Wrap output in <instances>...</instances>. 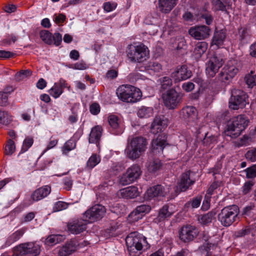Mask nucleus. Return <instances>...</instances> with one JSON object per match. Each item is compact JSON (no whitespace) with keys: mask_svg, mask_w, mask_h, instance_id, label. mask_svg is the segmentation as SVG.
<instances>
[{"mask_svg":"<svg viewBox=\"0 0 256 256\" xmlns=\"http://www.w3.org/2000/svg\"><path fill=\"white\" fill-rule=\"evenodd\" d=\"M126 242L130 256H139L150 247L146 238L138 232L129 234L126 238Z\"/></svg>","mask_w":256,"mask_h":256,"instance_id":"nucleus-1","label":"nucleus"},{"mask_svg":"<svg viewBox=\"0 0 256 256\" xmlns=\"http://www.w3.org/2000/svg\"><path fill=\"white\" fill-rule=\"evenodd\" d=\"M248 118L244 114L231 118L226 124L224 133L232 138H238L248 126Z\"/></svg>","mask_w":256,"mask_h":256,"instance_id":"nucleus-2","label":"nucleus"},{"mask_svg":"<svg viewBox=\"0 0 256 256\" xmlns=\"http://www.w3.org/2000/svg\"><path fill=\"white\" fill-rule=\"evenodd\" d=\"M118 98L126 102L135 103L139 101L142 96L140 90L132 85L122 84L116 90Z\"/></svg>","mask_w":256,"mask_h":256,"instance_id":"nucleus-3","label":"nucleus"},{"mask_svg":"<svg viewBox=\"0 0 256 256\" xmlns=\"http://www.w3.org/2000/svg\"><path fill=\"white\" fill-rule=\"evenodd\" d=\"M146 138L142 136L132 138L128 143L125 152L128 158L134 160L138 158L146 148Z\"/></svg>","mask_w":256,"mask_h":256,"instance_id":"nucleus-4","label":"nucleus"},{"mask_svg":"<svg viewBox=\"0 0 256 256\" xmlns=\"http://www.w3.org/2000/svg\"><path fill=\"white\" fill-rule=\"evenodd\" d=\"M240 70V64L235 59L230 60L218 75L219 81L226 84H228L238 74Z\"/></svg>","mask_w":256,"mask_h":256,"instance_id":"nucleus-5","label":"nucleus"},{"mask_svg":"<svg viewBox=\"0 0 256 256\" xmlns=\"http://www.w3.org/2000/svg\"><path fill=\"white\" fill-rule=\"evenodd\" d=\"M239 208L236 205L226 206L218 214V220L223 226L228 227L239 220Z\"/></svg>","mask_w":256,"mask_h":256,"instance_id":"nucleus-6","label":"nucleus"},{"mask_svg":"<svg viewBox=\"0 0 256 256\" xmlns=\"http://www.w3.org/2000/svg\"><path fill=\"white\" fill-rule=\"evenodd\" d=\"M149 54L148 48L143 44L128 46L127 56L132 62H142L149 58Z\"/></svg>","mask_w":256,"mask_h":256,"instance_id":"nucleus-7","label":"nucleus"},{"mask_svg":"<svg viewBox=\"0 0 256 256\" xmlns=\"http://www.w3.org/2000/svg\"><path fill=\"white\" fill-rule=\"evenodd\" d=\"M17 256H37L40 252V246L36 242L21 244L14 248Z\"/></svg>","mask_w":256,"mask_h":256,"instance_id":"nucleus-8","label":"nucleus"},{"mask_svg":"<svg viewBox=\"0 0 256 256\" xmlns=\"http://www.w3.org/2000/svg\"><path fill=\"white\" fill-rule=\"evenodd\" d=\"M231 98L230 100V107L234 110L244 108L248 104V96L243 90L234 88L232 90Z\"/></svg>","mask_w":256,"mask_h":256,"instance_id":"nucleus-9","label":"nucleus"},{"mask_svg":"<svg viewBox=\"0 0 256 256\" xmlns=\"http://www.w3.org/2000/svg\"><path fill=\"white\" fill-rule=\"evenodd\" d=\"M106 209L105 207L101 204H97L92 206L86 210L83 214V218L88 223L101 220L105 215Z\"/></svg>","mask_w":256,"mask_h":256,"instance_id":"nucleus-10","label":"nucleus"},{"mask_svg":"<svg viewBox=\"0 0 256 256\" xmlns=\"http://www.w3.org/2000/svg\"><path fill=\"white\" fill-rule=\"evenodd\" d=\"M225 62L224 56L221 55L214 54L210 57L206 63V74L209 76L213 78L218 72V70Z\"/></svg>","mask_w":256,"mask_h":256,"instance_id":"nucleus-11","label":"nucleus"},{"mask_svg":"<svg viewBox=\"0 0 256 256\" xmlns=\"http://www.w3.org/2000/svg\"><path fill=\"white\" fill-rule=\"evenodd\" d=\"M142 174L140 166L136 164L128 168L126 173L120 178V183L124 185L130 184L139 178Z\"/></svg>","mask_w":256,"mask_h":256,"instance_id":"nucleus-12","label":"nucleus"},{"mask_svg":"<svg viewBox=\"0 0 256 256\" xmlns=\"http://www.w3.org/2000/svg\"><path fill=\"white\" fill-rule=\"evenodd\" d=\"M199 234L198 228L195 226L186 224L178 232L179 238L184 242H189L196 238Z\"/></svg>","mask_w":256,"mask_h":256,"instance_id":"nucleus-13","label":"nucleus"},{"mask_svg":"<svg viewBox=\"0 0 256 256\" xmlns=\"http://www.w3.org/2000/svg\"><path fill=\"white\" fill-rule=\"evenodd\" d=\"M162 98L164 105L168 108L171 109L176 108L181 100L180 94L174 88L168 90L162 94Z\"/></svg>","mask_w":256,"mask_h":256,"instance_id":"nucleus-14","label":"nucleus"},{"mask_svg":"<svg viewBox=\"0 0 256 256\" xmlns=\"http://www.w3.org/2000/svg\"><path fill=\"white\" fill-rule=\"evenodd\" d=\"M166 192L164 187L160 184H157L148 188L144 194L146 200H160L166 196Z\"/></svg>","mask_w":256,"mask_h":256,"instance_id":"nucleus-15","label":"nucleus"},{"mask_svg":"<svg viewBox=\"0 0 256 256\" xmlns=\"http://www.w3.org/2000/svg\"><path fill=\"white\" fill-rule=\"evenodd\" d=\"M110 132L114 135H120L123 132L124 128L120 118L114 114H110L108 117Z\"/></svg>","mask_w":256,"mask_h":256,"instance_id":"nucleus-16","label":"nucleus"},{"mask_svg":"<svg viewBox=\"0 0 256 256\" xmlns=\"http://www.w3.org/2000/svg\"><path fill=\"white\" fill-rule=\"evenodd\" d=\"M88 223V222L84 218L75 219L68 223V228L72 234H79L86 230Z\"/></svg>","mask_w":256,"mask_h":256,"instance_id":"nucleus-17","label":"nucleus"},{"mask_svg":"<svg viewBox=\"0 0 256 256\" xmlns=\"http://www.w3.org/2000/svg\"><path fill=\"white\" fill-rule=\"evenodd\" d=\"M210 28L202 25L192 27L188 30L189 34L196 40H204L210 34Z\"/></svg>","mask_w":256,"mask_h":256,"instance_id":"nucleus-18","label":"nucleus"},{"mask_svg":"<svg viewBox=\"0 0 256 256\" xmlns=\"http://www.w3.org/2000/svg\"><path fill=\"white\" fill-rule=\"evenodd\" d=\"M192 76L191 70H188L185 65L177 68L174 72L172 73L171 76L176 82L189 78Z\"/></svg>","mask_w":256,"mask_h":256,"instance_id":"nucleus-19","label":"nucleus"},{"mask_svg":"<svg viewBox=\"0 0 256 256\" xmlns=\"http://www.w3.org/2000/svg\"><path fill=\"white\" fill-rule=\"evenodd\" d=\"M166 144V138L163 134L158 135V137L154 139L151 144V150L154 154H160Z\"/></svg>","mask_w":256,"mask_h":256,"instance_id":"nucleus-20","label":"nucleus"},{"mask_svg":"<svg viewBox=\"0 0 256 256\" xmlns=\"http://www.w3.org/2000/svg\"><path fill=\"white\" fill-rule=\"evenodd\" d=\"M190 170H188L182 174L180 180L178 182V186L180 191L186 190L194 184L195 180L190 178Z\"/></svg>","mask_w":256,"mask_h":256,"instance_id":"nucleus-21","label":"nucleus"},{"mask_svg":"<svg viewBox=\"0 0 256 256\" xmlns=\"http://www.w3.org/2000/svg\"><path fill=\"white\" fill-rule=\"evenodd\" d=\"M26 230V228H22L15 231L7 238L4 244L2 246V248L10 246L12 244L18 240L24 234Z\"/></svg>","mask_w":256,"mask_h":256,"instance_id":"nucleus-22","label":"nucleus"},{"mask_svg":"<svg viewBox=\"0 0 256 256\" xmlns=\"http://www.w3.org/2000/svg\"><path fill=\"white\" fill-rule=\"evenodd\" d=\"M178 0H158V8L164 14H168L176 5Z\"/></svg>","mask_w":256,"mask_h":256,"instance_id":"nucleus-23","label":"nucleus"},{"mask_svg":"<svg viewBox=\"0 0 256 256\" xmlns=\"http://www.w3.org/2000/svg\"><path fill=\"white\" fill-rule=\"evenodd\" d=\"M51 192V187L44 186L35 190L32 194L31 198L34 201L40 200L47 196Z\"/></svg>","mask_w":256,"mask_h":256,"instance_id":"nucleus-24","label":"nucleus"},{"mask_svg":"<svg viewBox=\"0 0 256 256\" xmlns=\"http://www.w3.org/2000/svg\"><path fill=\"white\" fill-rule=\"evenodd\" d=\"M102 131V128L100 126H96L92 128L89 134V142L96 144L98 146Z\"/></svg>","mask_w":256,"mask_h":256,"instance_id":"nucleus-25","label":"nucleus"},{"mask_svg":"<svg viewBox=\"0 0 256 256\" xmlns=\"http://www.w3.org/2000/svg\"><path fill=\"white\" fill-rule=\"evenodd\" d=\"M138 188L136 186H131L122 189L118 192V196L124 198H134L138 196Z\"/></svg>","mask_w":256,"mask_h":256,"instance_id":"nucleus-26","label":"nucleus"},{"mask_svg":"<svg viewBox=\"0 0 256 256\" xmlns=\"http://www.w3.org/2000/svg\"><path fill=\"white\" fill-rule=\"evenodd\" d=\"M184 118L188 122H193L197 118L196 109L192 106H186L182 110Z\"/></svg>","mask_w":256,"mask_h":256,"instance_id":"nucleus-27","label":"nucleus"},{"mask_svg":"<svg viewBox=\"0 0 256 256\" xmlns=\"http://www.w3.org/2000/svg\"><path fill=\"white\" fill-rule=\"evenodd\" d=\"M172 204H165L159 210L158 219L162 222L170 217L174 213Z\"/></svg>","mask_w":256,"mask_h":256,"instance_id":"nucleus-28","label":"nucleus"},{"mask_svg":"<svg viewBox=\"0 0 256 256\" xmlns=\"http://www.w3.org/2000/svg\"><path fill=\"white\" fill-rule=\"evenodd\" d=\"M76 244L74 241H70L60 248L58 250V256H68L76 250Z\"/></svg>","mask_w":256,"mask_h":256,"instance_id":"nucleus-29","label":"nucleus"},{"mask_svg":"<svg viewBox=\"0 0 256 256\" xmlns=\"http://www.w3.org/2000/svg\"><path fill=\"white\" fill-rule=\"evenodd\" d=\"M166 126V124L159 118H156L151 125L150 132L156 134L162 132Z\"/></svg>","mask_w":256,"mask_h":256,"instance_id":"nucleus-30","label":"nucleus"},{"mask_svg":"<svg viewBox=\"0 0 256 256\" xmlns=\"http://www.w3.org/2000/svg\"><path fill=\"white\" fill-rule=\"evenodd\" d=\"M238 38L240 42L244 44L249 42L251 38L250 30L246 28H240L238 30Z\"/></svg>","mask_w":256,"mask_h":256,"instance_id":"nucleus-31","label":"nucleus"},{"mask_svg":"<svg viewBox=\"0 0 256 256\" xmlns=\"http://www.w3.org/2000/svg\"><path fill=\"white\" fill-rule=\"evenodd\" d=\"M65 238L66 237L64 235L51 234L45 239L44 243L46 245L52 246L64 241Z\"/></svg>","mask_w":256,"mask_h":256,"instance_id":"nucleus-32","label":"nucleus"},{"mask_svg":"<svg viewBox=\"0 0 256 256\" xmlns=\"http://www.w3.org/2000/svg\"><path fill=\"white\" fill-rule=\"evenodd\" d=\"M226 37V33L222 30L216 31L212 38V44L216 45L218 48L220 47L223 44Z\"/></svg>","mask_w":256,"mask_h":256,"instance_id":"nucleus-33","label":"nucleus"},{"mask_svg":"<svg viewBox=\"0 0 256 256\" xmlns=\"http://www.w3.org/2000/svg\"><path fill=\"white\" fill-rule=\"evenodd\" d=\"M148 170L151 173H154L159 170L162 166V163L158 159L150 160L146 163Z\"/></svg>","mask_w":256,"mask_h":256,"instance_id":"nucleus-34","label":"nucleus"},{"mask_svg":"<svg viewBox=\"0 0 256 256\" xmlns=\"http://www.w3.org/2000/svg\"><path fill=\"white\" fill-rule=\"evenodd\" d=\"M208 48V44L205 42H198L196 44L194 53L196 58H200L206 52Z\"/></svg>","mask_w":256,"mask_h":256,"instance_id":"nucleus-35","label":"nucleus"},{"mask_svg":"<svg viewBox=\"0 0 256 256\" xmlns=\"http://www.w3.org/2000/svg\"><path fill=\"white\" fill-rule=\"evenodd\" d=\"M76 140L71 138L67 140L62 148L63 154L68 155V152L76 148Z\"/></svg>","mask_w":256,"mask_h":256,"instance_id":"nucleus-36","label":"nucleus"},{"mask_svg":"<svg viewBox=\"0 0 256 256\" xmlns=\"http://www.w3.org/2000/svg\"><path fill=\"white\" fill-rule=\"evenodd\" d=\"M145 70L149 72H159L162 70V66L156 61H150L146 64Z\"/></svg>","mask_w":256,"mask_h":256,"instance_id":"nucleus-37","label":"nucleus"},{"mask_svg":"<svg viewBox=\"0 0 256 256\" xmlns=\"http://www.w3.org/2000/svg\"><path fill=\"white\" fill-rule=\"evenodd\" d=\"M137 114L140 118H148L153 114V108L150 107L142 106L138 111Z\"/></svg>","mask_w":256,"mask_h":256,"instance_id":"nucleus-38","label":"nucleus"},{"mask_svg":"<svg viewBox=\"0 0 256 256\" xmlns=\"http://www.w3.org/2000/svg\"><path fill=\"white\" fill-rule=\"evenodd\" d=\"M78 108L76 106H72L70 108V114L69 115L68 118V122L73 124L77 122L78 120Z\"/></svg>","mask_w":256,"mask_h":256,"instance_id":"nucleus-39","label":"nucleus"},{"mask_svg":"<svg viewBox=\"0 0 256 256\" xmlns=\"http://www.w3.org/2000/svg\"><path fill=\"white\" fill-rule=\"evenodd\" d=\"M39 34L42 40L46 44L49 45L53 44L52 34L48 30H42L40 32Z\"/></svg>","mask_w":256,"mask_h":256,"instance_id":"nucleus-40","label":"nucleus"},{"mask_svg":"<svg viewBox=\"0 0 256 256\" xmlns=\"http://www.w3.org/2000/svg\"><path fill=\"white\" fill-rule=\"evenodd\" d=\"M215 215L216 212H214L211 211L201 216L198 218V220L204 225L207 224L212 222V220Z\"/></svg>","mask_w":256,"mask_h":256,"instance_id":"nucleus-41","label":"nucleus"},{"mask_svg":"<svg viewBox=\"0 0 256 256\" xmlns=\"http://www.w3.org/2000/svg\"><path fill=\"white\" fill-rule=\"evenodd\" d=\"M244 80L248 87L252 88L256 85V74L254 72L251 70L250 73L247 74L244 78Z\"/></svg>","mask_w":256,"mask_h":256,"instance_id":"nucleus-42","label":"nucleus"},{"mask_svg":"<svg viewBox=\"0 0 256 256\" xmlns=\"http://www.w3.org/2000/svg\"><path fill=\"white\" fill-rule=\"evenodd\" d=\"M100 156L96 154H92L87 162V167L90 169L93 168L100 162Z\"/></svg>","mask_w":256,"mask_h":256,"instance_id":"nucleus-43","label":"nucleus"},{"mask_svg":"<svg viewBox=\"0 0 256 256\" xmlns=\"http://www.w3.org/2000/svg\"><path fill=\"white\" fill-rule=\"evenodd\" d=\"M63 90L60 88L58 84L55 82L53 86L49 90L50 94L54 98H56L62 94Z\"/></svg>","mask_w":256,"mask_h":256,"instance_id":"nucleus-44","label":"nucleus"},{"mask_svg":"<svg viewBox=\"0 0 256 256\" xmlns=\"http://www.w3.org/2000/svg\"><path fill=\"white\" fill-rule=\"evenodd\" d=\"M34 139L31 136H27L23 142L22 146L20 152V154L24 153L26 152L33 144Z\"/></svg>","mask_w":256,"mask_h":256,"instance_id":"nucleus-45","label":"nucleus"},{"mask_svg":"<svg viewBox=\"0 0 256 256\" xmlns=\"http://www.w3.org/2000/svg\"><path fill=\"white\" fill-rule=\"evenodd\" d=\"M12 120V116L8 112L0 110V124L8 125Z\"/></svg>","mask_w":256,"mask_h":256,"instance_id":"nucleus-46","label":"nucleus"},{"mask_svg":"<svg viewBox=\"0 0 256 256\" xmlns=\"http://www.w3.org/2000/svg\"><path fill=\"white\" fill-rule=\"evenodd\" d=\"M201 202V198L198 197H196L192 200L188 202L185 204V207L186 208H196L199 207Z\"/></svg>","mask_w":256,"mask_h":256,"instance_id":"nucleus-47","label":"nucleus"},{"mask_svg":"<svg viewBox=\"0 0 256 256\" xmlns=\"http://www.w3.org/2000/svg\"><path fill=\"white\" fill-rule=\"evenodd\" d=\"M250 138L248 135H244L238 140L235 142V146L237 147L246 146L249 144Z\"/></svg>","mask_w":256,"mask_h":256,"instance_id":"nucleus-48","label":"nucleus"},{"mask_svg":"<svg viewBox=\"0 0 256 256\" xmlns=\"http://www.w3.org/2000/svg\"><path fill=\"white\" fill-rule=\"evenodd\" d=\"M245 158L250 162H256V148L248 150L245 154Z\"/></svg>","mask_w":256,"mask_h":256,"instance_id":"nucleus-49","label":"nucleus"},{"mask_svg":"<svg viewBox=\"0 0 256 256\" xmlns=\"http://www.w3.org/2000/svg\"><path fill=\"white\" fill-rule=\"evenodd\" d=\"M161 88L165 90L170 88L172 85V80L168 76H164L160 79Z\"/></svg>","mask_w":256,"mask_h":256,"instance_id":"nucleus-50","label":"nucleus"},{"mask_svg":"<svg viewBox=\"0 0 256 256\" xmlns=\"http://www.w3.org/2000/svg\"><path fill=\"white\" fill-rule=\"evenodd\" d=\"M68 204L64 202L58 201L54 203L53 206L54 212H59L67 208Z\"/></svg>","mask_w":256,"mask_h":256,"instance_id":"nucleus-51","label":"nucleus"},{"mask_svg":"<svg viewBox=\"0 0 256 256\" xmlns=\"http://www.w3.org/2000/svg\"><path fill=\"white\" fill-rule=\"evenodd\" d=\"M15 150V144L12 140L8 141V144L5 148V154L8 155L12 154Z\"/></svg>","mask_w":256,"mask_h":256,"instance_id":"nucleus-52","label":"nucleus"},{"mask_svg":"<svg viewBox=\"0 0 256 256\" xmlns=\"http://www.w3.org/2000/svg\"><path fill=\"white\" fill-rule=\"evenodd\" d=\"M151 210V207L149 205L147 204H141L140 206H138L135 210L139 214H141L142 216L144 215L145 214L148 213L150 212Z\"/></svg>","mask_w":256,"mask_h":256,"instance_id":"nucleus-53","label":"nucleus"},{"mask_svg":"<svg viewBox=\"0 0 256 256\" xmlns=\"http://www.w3.org/2000/svg\"><path fill=\"white\" fill-rule=\"evenodd\" d=\"M246 172V176L248 178H252L256 177V164L244 170Z\"/></svg>","mask_w":256,"mask_h":256,"instance_id":"nucleus-54","label":"nucleus"},{"mask_svg":"<svg viewBox=\"0 0 256 256\" xmlns=\"http://www.w3.org/2000/svg\"><path fill=\"white\" fill-rule=\"evenodd\" d=\"M117 6V4L115 2H107L103 4V8L107 12H110L114 10Z\"/></svg>","mask_w":256,"mask_h":256,"instance_id":"nucleus-55","label":"nucleus"},{"mask_svg":"<svg viewBox=\"0 0 256 256\" xmlns=\"http://www.w3.org/2000/svg\"><path fill=\"white\" fill-rule=\"evenodd\" d=\"M254 182L252 180H249L246 182L242 187V192L244 194H246L249 193L252 189Z\"/></svg>","mask_w":256,"mask_h":256,"instance_id":"nucleus-56","label":"nucleus"},{"mask_svg":"<svg viewBox=\"0 0 256 256\" xmlns=\"http://www.w3.org/2000/svg\"><path fill=\"white\" fill-rule=\"evenodd\" d=\"M32 74V72L30 70H22L16 74V78L18 80H20L31 76Z\"/></svg>","mask_w":256,"mask_h":256,"instance_id":"nucleus-57","label":"nucleus"},{"mask_svg":"<svg viewBox=\"0 0 256 256\" xmlns=\"http://www.w3.org/2000/svg\"><path fill=\"white\" fill-rule=\"evenodd\" d=\"M70 68L74 70H84L88 68V66L84 62L81 60L72 64Z\"/></svg>","mask_w":256,"mask_h":256,"instance_id":"nucleus-58","label":"nucleus"},{"mask_svg":"<svg viewBox=\"0 0 256 256\" xmlns=\"http://www.w3.org/2000/svg\"><path fill=\"white\" fill-rule=\"evenodd\" d=\"M142 218V216L134 210L128 215V220L130 222H134L138 221Z\"/></svg>","mask_w":256,"mask_h":256,"instance_id":"nucleus-59","label":"nucleus"},{"mask_svg":"<svg viewBox=\"0 0 256 256\" xmlns=\"http://www.w3.org/2000/svg\"><path fill=\"white\" fill-rule=\"evenodd\" d=\"M216 136H215L212 135L208 136V133H206L205 134V137L203 139L202 142L204 144L208 146L216 142Z\"/></svg>","mask_w":256,"mask_h":256,"instance_id":"nucleus-60","label":"nucleus"},{"mask_svg":"<svg viewBox=\"0 0 256 256\" xmlns=\"http://www.w3.org/2000/svg\"><path fill=\"white\" fill-rule=\"evenodd\" d=\"M213 4L216 10L226 11V6L220 0H214Z\"/></svg>","mask_w":256,"mask_h":256,"instance_id":"nucleus-61","label":"nucleus"},{"mask_svg":"<svg viewBox=\"0 0 256 256\" xmlns=\"http://www.w3.org/2000/svg\"><path fill=\"white\" fill-rule=\"evenodd\" d=\"M8 104V94L6 92H0V106H6Z\"/></svg>","mask_w":256,"mask_h":256,"instance_id":"nucleus-62","label":"nucleus"},{"mask_svg":"<svg viewBox=\"0 0 256 256\" xmlns=\"http://www.w3.org/2000/svg\"><path fill=\"white\" fill-rule=\"evenodd\" d=\"M62 182L64 184V188L66 190H71L73 184L72 178L70 176L66 177L63 179Z\"/></svg>","mask_w":256,"mask_h":256,"instance_id":"nucleus-63","label":"nucleus"},{"mask_svg":"<svg viewBox=\"0 0 256 256\" xmlns=\"http://www.w3.org/2000/svg\"><path fill=\"white\" fill-rule=\"evenodd\" d=\"M90 111L93 115L98 114L100 111V104L97 102H93L90 106Z\"/></svg>","mask_w":256,"mask_h":256,"instance_id":"nucleus-64","label":"nucleus"}]
</instances>
